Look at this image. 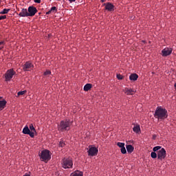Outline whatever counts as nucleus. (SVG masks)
<instances>
[{"mask_svg":"<svg viewBox=\"0 0 176 176\" xmlns=\"http://www.w3.org/2000/svg\"><path fill=\"white\" fill-rule=\"evenodd\" d=\"M153 116L158 120H164L168 117V113L166 109H162V107H157L155 110Z\"/></svg>","mask_w":176,"mask_h":176,"instance_id":"obj_1","label":"nucleus"},{"mask_svg":"<svg viewBox=\"0 0 176 176\" xmlns=\"http://www.w3.org/2000/svg\"><path fill=\"white\" fill-rule=\"evenodd\" d=\"M73 121L69 120H65L60 122V124L58 126V130L60 132H65L71 130Z\"/></svg>","mask_w":176,"mask_h":176,"instance_id":"obj_2","label":"nucleus"},{"mask_svg":"<svg viewBox=\"0 0 176 176\" xmlns=\"http://www.w3.org/2000/svg\"><path fill=\"white\" fill-rule=\"evenodd\" d=\"M62 164H63V167L65 169L72 168L73 166L72 159L70 157H69V158L65 157L63 160Z\"/></svg>","mask_w":176,"mask_h":176,"instance_id":"obj_3","label":"nucleus"},{"mask_svg":"<svg viewBox=\"0 0 176 176\" xmlns=\"http://www.w3.org/2000/svg\"><path fill=\"white\" fill-rule=\"evenodd\" d=\"M43 162L48 161L51 159L50 152L48 150H44L39 155Z\"/></svg>","mask_w":176,"mask_h":176,"instance_id":"obj_4","label":"nucleus"},{"mask_svg":"<svg viewBox=\"0 0 176 176\" xmlns=\"http://www.w3.org/2000/svg\"><path fill=\"white\" fill-rule=\"evenodd\" d=\"M15 74L16 72L13 69H9L5 74L6 81L10 82Z\"/></svg>","mask_w":176,"mask_h":176,"instance_id":"obj_5","label":"nucleus"},{"mask_svg":"<svg viewBox=\"0 0 176 176\" xmlns=\"http://www.w3.org/2000/svg\"><path fill=\"white\" fill-rule=\"evenodd\" d=\"M166 157V151L165 148H162L157 151V159L160 160H163Z\"/></svg>","mask_w":176,"mask_h":176,"instance_id":"obj_6","label":"nucleus"},{"mask_svg":"<svg viewBox=\"0 0 176 176\" xmlns=\"http://www.w3.org/2000/svg\"><path fill=\"white\" fill-rule=\"evenodd\" d=\"M38 10L36 7L31 6L28 8V16H34Z\"/></svg>","mask_w":176,"mask_h":176,"instance_id":"obj_7","label":"nucleus"},{"mask_svg":"<svg viewBox=\"0 0 176 176\" xmlns=\"http://www.w3.org/2000/svg\"><path fill=\"white\" fill-rule=\"evenodd\" d=\"M104 9L108 12H113L115 10V6L110 2L104 3Z\"/></svg>","mask_w":176,"mask_h":176,"instance_id":"obj_8","label":"nucleus"},{"mask_svg":"<svg viewBox=\"0 0 176 176\" xmlns=\"http://www.w3.org/2000/svg\"><path fill=\"white\" fill-rule=\"evenodd\" d=\"M172 52H173L172 48H164V50H162V56L163 57H166L170 55Z\"/></svg>","mask_w":176,"mask_h":176,"instance_id":"obj_9","label":"nucleus"},{"mask_svg":"<svg viewBox=\"0 0 176 176\" xmlns=\"http://www.w3.org/2000/svg\"><path fill=\"white\" fill-rule=\"evenodd\" d=\"M98 149L96 147H91L89 148V150L88 151V155L90 156H96L98 155Z\"/></svg>","mask_w":176,"mask_h":176,"instance_id":"obj_10","label":"nucleus"},{"mask_svg":"<svg viewBox=\"0 0 176 176\" xmlns=\"http://www.w3.org/2000/svg\"><path fill=\"white\" fill-rule=\"evenodd\" d=\"M23 133L25 135H29L32 138H34V132H31L28 126H25L23 129Z\"/></svg>","mask_w":176,"mask_h":176,"instance_id":"obj_11","label":"nucleus"},{"mask_svg":"<svg viewBox=\"0 0 176 176\" xmlns=\"http://www.w3.org/2000/svg\"><path fill=\"white\" fill-rule=\"evenodd\" d=\"M34 67V65L32 63V62H26L25 65L23 66V69L24 72H28L29 69Z\"/></svg>","mask_w":176,"mask_h":176,"instance_id":"obj_12","label":"nucleus"},{"mask_svg":"<svg viewBox=\"0 0 176 176\" xmlns=\"http://www.w3.org/2000/svg\"><path fill=\"white\" fill-rule=\"evenodd\" d=\"M20 17H28L29 16L28 15V11L27 8H22L21 11L20 13L18 14Z\"/></svg>","mask_w":176,"mask_h":176,"instance_id":"obj_13","label":"nucleus"},{"mask_svg":"<svg viewBox=\"0 0 176 176\" xmlns=\"http://www.w3.org/2000/svg\"><path fill=\"white\" fill-rule=\"evenodd\" d=\"M139 78L138 74H136L135 73H133V74H130L129 76V80L131 81H136Z\"/></svg>","mask_w":176,"mask_h":176,"instance_id":"obj_14","label":"nucleus"},{"mask_svg":"<svg viewBox=\"0 0 176 176\" xmlns=\"http://www.w3.org/2000/svg\"><path fill=\"white\" fill-rule=\"evenodd\" d=\"M7 101L6 100H0V110L2 111L6 106Z\"/></svg>","mask_w":176,"mask_h":176,"instance_id":"obj_15","label":"nucleus"},{"mask_svg":"<svg viewBox=\"0 0 176 176\" xmlns=\"http://www.w3.org/2000/svg\"><path fill=\"white\" fill-rule=\"evenodd\" d=\"M124 91V93L126 95H133V94L135 93V91L131 89L125 88Z\"/></svg>","mask_w":176,"mask_h":176,"instance_id":"obj_16","label":"nucleus"},{"mask_svg":"<svg viewBox=\"0 0 176 176\" xmlns=\"http://www.w3.org/2000/svg\"><path fill=\"white\" fill-rule=\"evenodd\" d=\"M126 148L128 153H131L134 151V147L132 145L126 146Z\"/></svg>","mask_w":176,"mask_h":176,"instance_id":"obj_17","label":"nucleus"},{"mask_svg":"<svg viewBox=\"0 0 176 176\" xmlns=\"http://www.w3.org/2000/svg\"><path fill=\"white\" fill-rule=\"evenodd\" d=\"M92 87L91 84H87L84 86V91H89Z\"/></svg>","mask_w":176,"mask_h":176,"instance_id":"obj_18","label":"nucleus"},{"mask_svg":"<svg viewBox=\"0 0 176 176\" xmlns=\"http://www.w3.org/2000/svg\"><path fill=\"white\" fill-rule=\"evenodd\" d=\"M141 131L140 126H136L133 128V131L136 133H138Z\"/></svg>","mask_w":176,"mask_h":176,"instance_id":"obj_19","label":"nucleus"},{"mask_svg":"<svg viewBox=\"0 0 176 176\" xmlns=\"http://www.w3.org/2000/svg\"><path fill=\"white\" fill-rule=\"evenodd\" d=\"M10 10V9L4 8L2 11L0 12V14H6L8 13V12Z\"/></svg>","mask_w":176,"mask_h":176,"instance_id":"obj_20","label":"nucleus"},{"mask_svg":"<svg viewBox=\"0 0 176 176\" xmlns=\"http://www.w3.org/2000/svg\"><path fill=\"white\" fill-rule=\"evenodd\" d=\"M70 176H83V174L82 172H80L79 173L74 172L72 173V174H70Z\"/></svg>","mask_w":176,"mask_h":176,"instance_id":"obj_21","label":"nucleus"},{"mask_svg":"<svg viewBox=\"0 0 176 176\" xmlns=\"http://www.w3.org/2000/svg\"><path fill=\"white\" fill-rule=\"evenodd\" d=\"M151 157L153 159H155L157 157V153H156L155 151L151 153Z\"/></svg>","mask_w":176,"mask_h":176,"instance_id":"obj_22","label":"nucleus"},{"mask_svg":"<svg viewBox=\"0 0 176 176\" xmlns=\"http://www.w3.org/2000/svg\"><path fill=\"white\" fill-rule=\"evenodd\" d=\"M162 148V146H155L153 148V152H157V151H160V149Z\"/></svg>","mask_w":176,"mask_h":176,"instance_id":"obj_23","label":"nucleus"},{"mask_svg":"<svg viewBox=\"0 0 176 176\" xmlns=\"http://www.w3.org/2000/svg\"><path fill=\"white\" fill-rule=\"evenodd\" d=\"M29 129L30 130L31 132H34V133L36 132V129H35V128L34 127V126H33L32 124H31L30 125V129Z\"/></svg>","mask_w":176,"mask_h":176,"instance_id":"obj_24","label":"nucleus"},{"mask_svg":"<svg viewBox=\"0 0 176 176\" xmlns=\"http://www.w3.org/2000/svg\"><path fill=\"white\" fill-rule=\"evenodd\" d=\"M65 145H66L65 142L63 141V140H61V141L59 142V146L61 147V148L65 147Z\"/></svg>","mask_w":176,"mask_h":176,"instance_id":"obj_25","label":"nucleus"},{"mask_svg":"<svg viewBox=\"0 0 176 176\" xmlns=\"http://www.w3.org/2000/svg\"><path fill=\"white\" fill-rule=\"evenodd\" d=\"M117 146L119 148H123L125 146V144L124 143H122V142H118L117 143Z\"/></svg>","mask_w":176,"mask_h":176,"instance_id":"obj_26","label":"nucleus"},{"mask_svg":"<svg viewBox=\"0 0 176 176\" xmlns=\"http://www.w3.org/2000/svg\"><path fill=\"white\" fill-rule=\"evenodd\" d=\"M6 45L5 41H0V50H1Z\"/></svg>","mask_w":176,"mask_h":176,"instance_id":"obj_27","label":"nucleus"},{"mask_svg":"<svg viewBox=\"0 0 176 176\" xmlns=\"http://www.w3.org/2000/svg\"><path fill=\"white\" fill-rule=\"evenodd\" d=\"M120 152L122 154H126V148L124 146V147H122L120 148Z\"/></svg>","mask_w":176,"mask_h":176,"instance_id":"obj_28","label":"nucleus"},{"mask_svg":"<svg viewBox=\"0 0 176 176\" xmlns=\"http://www.w3.org/2000/svg\"><path fill=\"white\" fill-rule=\"evenodd\" d=\"M51 12H56L57 11L56 7V6H52V8L50 9Z\"/></svg>","mask_w":176,"mask_h":176,"instance_id":"obj_29","label":"nucleus"},{"mask_svg":"<svg viewBox=\"0 0 176 176\" xmlns=\"http://www.w3.org/2000/svg\"><path fill=\"white\" fill-rule=\"evenodd\" d=\"M116 78L118 80H121L123 79V76L122 74H116Z\"/></svg>","mask_w":176,"mask_h":176,"instance_id":"obj_30","label":"nucleus"},{"mask_svg":"<svg viewBox=\"0 0 176 176\" xmlns=\"http://www.w3.org/2000/svg\"><path fill=\"white\" fill-rule=\"evenodd\" d=\"M26 92H27L26 91H19V92L18 93V96H23V95H24Z\"/></svg>","mask_w":176,"mask_h":176,"instance_id":"obj_31","label":"nucleus"},{"mask_svg":"<svg viewBox=\"0 0 176 176\" xmlns=\"http://www.w3.org/2000/svg\"><path fill=\"white\" fill-rule=\"evenodd\" d=\"M7 19L6 15H1L0 16V21L3 20V19Z\"/></svg>","mask_w":176,"mask_h":176,"instance_id":"obj_32","label":"nucleus"},{"mask_svg":"<svg viewBox=\"0 0 176 176\" xmlns=\"http://www.w3.org/2000/svg\"><path fill=\"white\" fill-rule=\"evenodd\" d=\"M50 74H51L50 70H46V72H45L44 73L45 76L50 75Z\"/></svg>","mask_w":176,"mask_h":176,"instance_id":"obj_33","label":"nucleus"},{"mask_svg":"<svg viewBox=\"0 0 176 176\" xmlns=\"http://www.w3.org/2000/svg\"><path fill=\"white\" fill-rule=\"evenodd\" d=\"M34 3H41V0H34Z\"/></svg>","mask_w":176,"mask_h":176,"instance_id":"obj_34","label":"nucleus"},{"mask_svg":"<svg viewBox=\"0 0 176 176\" xmlns=\"http://www.w3.org/2000/svg\"><path fill=\"white\" fill-rule=\"evenodd\" d=\"M52 13V11L50 10L49 11L46 12V15H49Z\"/></svg>","mask_w":176,"mask_h":176,"instance_id":"obj_35","label":"nucleus"},{"mask_svg":"<svg viewBox=\"0 0 176 176\" xmlns=\"http://www.w3.org/2000/svg\"><path fill=\"white\" fill-rule=\"evenodd\" d=\"M69 1L70 3H73V2H75L76 0H69Z\"/></svg>","mask_w":176,"mask_h":176,"instance_id":"obj_36","label":"nucleus"},{"mask_svg":"<svg viewBox=\"0 0 176 176\" xmlns=\"http://www.w3.org/2000/svg\"><path fill=\"white\" fill-rule=\"evenodd\" d=\"M156 139V135H153V140H155Z\"/></svg>","mask_w":176,"mask_h":176,"instance_id":"obj_37","label":"nucleus"},{"mask_svg":"<svg viewBox=\"0 0 176 176\" xmlns=\"http://www.w3.org/2000/svg\"><path fill=\"white\" fill-rule=\"evenodd\" d=\"M142 43H146V42L145 41V40H142Z\"/></svg>","mask_w":176,"mask_h":176,"instance_id":"obj_38","label":"nucleus"},{"mask_svg":"<svg viewBox=\"0 0 176 176\" xmlns=\"http://www.w3.org/2000/svg\"><path fill=\"white\" fill-rule=\"evenodd\" d=\"M105 1H106V0H100V1H101L102 3L105 2Z\"/></svg>","mask_w":176,"mask_h":176,"instance_id":"obj_39","label":"nucleus"},{"mask_svg":"<svg viewBox=\"0 0 176 176\" xmlns=\"http://www.w3.org/2000/svg\"><path fill=\"white\" fill-rule=\"evenodd\" d=\"M23 176H30L29 174H25V175H24Z\"/></svg>","mask_w":176,"mask_h":176,"instance_id":"obj_40","label":"nucleus"},{"mask_svg":"<svg viewBox=\"0 0 176 176\" xmlns=\"http://www.w3.org/2000/svg\"><path fill=\"white\" fill-rule=\"evenodd\" d=\"M175 88L176 89V83L174 85Z\"/></svg>","mask_w":176,"mask_h":176,"instance_id":"obj_41","label":"nucleus"}]
</instances>
